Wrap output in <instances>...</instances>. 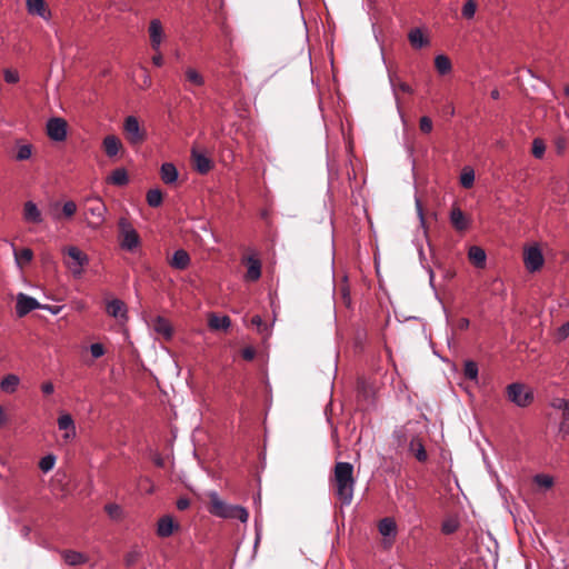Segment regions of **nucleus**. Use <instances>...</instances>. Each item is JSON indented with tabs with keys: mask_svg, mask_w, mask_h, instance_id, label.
<instances>
[{
	"mask_svg": "<svg viewBox=\"0 0 569 569\" xmlns=\"http://www.w3.org/2000/svg\"><path fill=\"white\" fill-rule=\"evenodd\" d=\"M336 496L342 506H349L353 498V466L349 462H337L335 467Z\"/></svg>",
	"mask_w": 569,
	"mask_h": 569,
	"instance_id": "1",
	"label": "nucleus"
},
{
	"mask_svg": "<svg viewBox=\"0 0 569 569\" xmlns=\"http://www.w3.org/2000/svg\"><path fill=\"white\" fill-rule=\"evenodd\" d=\"M210 506L208 511L219 518L223 519H239L241 522H247L249 518L248 510L238 505H229L220 499L217 491H209Z\"/></svg>",
	"mask_w": 569,
	"mask_h": 569,
	"instance_id": "2",
	"label": "nucleus"
},
{
	"mask_svg": "<svg viewBox=\"0 0 569 569\" xmlns=\"http://www.w3.org/2000/svg\"><path fill=\"white\" fill-rule=\"evenodd\" d=\"M508 400L517 407L526 408L530 406L535 399L531 388L522 382H512L506 387Z\"/></svg>",
	"mask_w": 569,
	"mask_h": 569,
	"instance_id": "3",
	"label": "nucleus"
},
{
	"mask_svg": "<svg viewBox=\"0 0 569 569\" xmlns=\"http://www.w3.org/2000/svg\"><path fill=\"white\" fill-rule=\"evenodd\" d=\"M120 246L127 251H133L140 244V237L132 224L124 218L118 222Z\"/></svg>",
	"mask_w": 569,
	"mask_h": 569,
	"instance_id": "4",
	"label": "nucleus"
},
{
	"mask_svg": "<svg viewBox=\"0 0 569 569\" xmlns=\"http://www.w3.org/2000/svg\"><path fill=\"white\" fill-rule=\"evenodd\" d=\"M70 260L64 263L74 278L81 277L83 268L89 263V257L78 247L70 246L64 249Z\"/></svg>",
	"mask_w": 569,
	"mask_h": 569,
	"instance_id": "5",
	"label": "nucleus"
},
{
	"mask_svg": "<svg viewBox=\"0 0 569 569\" xmlns=\"http://www.w3.org/2000/svg\"><path fill=\"white\" fill-rule=\"evenodd\" d=\"M123 131L128 142L132 146L140 144L147 138V132L141 129L138 119L134 116H128L123 123Z\"/></svg>",
	"mask_w": 569,
	"mask_h": 569,
	"instance_id": "6",
	"label": "nucleus"
},
{
	"mask_svg": "<svg viewBox=\"0 0 569 569\" xmlns=\"http://www.w3.org/2000/svg\"><path fill=\"white\" fill-rule=\"evenodd\" d=\"M67 121L62 118H51L47 122V134L53 141L61 142L67 138Z\"/></svg>",
	"mask_w": 569,
	"mask_h": 569,
	"instance_id": "7",
	"label": "nucleus"
},
{
	"mask_svg": "<svg viewBox=\"0 0 569 569\" xmlns=\"http://www.w3.org/2000/svg\"><path fill=\"white\" fill-rule=\"evenodd\" d=\"M543 256L538 246H531L525 250L523 262L528 271L536 272L543 264Z\"/></svg>",
	"mask_w": 569,
	"mask_h": 569,
	"instance_id": "8",
	"label": "nucleus"
},
{
	"mask_svg": "<svg viewBox=\"0 0 569 569\" xmlns=\"http://www.w3.org/2000/svg\"><path fill=\"white\" fill-rule=\"evenodd\" d=\"M388 71V78H389V83H390V87H391V90H392V93H393V97H395V101H396V106H397V109H398V112L401 117V119L403 120V114L401 112V107H400V99H399V96L397 93V89H400L402 92H406V93H413V90L412 88L403 82V81H400L395 73H392L389 69H387Z\"/></svg>",
	"mask_w": 569,
	"mask_h": 569,
	"instance_id": "9",
	"label": "nucleus"
},
{
	"mask_svg": "<svg viewBox=\"0 0 569 569\" xmlns=\"http://www.w3.org/2000/svg\"><path fill=\"white\" fill-rule=\"evenodd\" d=\"M41 305L33 297L26 293H18L16 310L18 316L23 317L32 310L39 309Z\"/></svg>",
	"mask_w": 569,
	"mask_h": 569,
	"instance_id": "10",
	"label": "nucleus"
},
{
	"mask_svg": "<svg viewBox=\"0 0 569 569\" xmlns=\"http://www.w3.org/2000/svg\"><path fill=\"white\" fill-rule=\"evenodd\" d=\"M22 217L27 223L40 224L43 222L41 210L38 208L37 203L31 200L24 202Z\"/></svg>",
	"mask_w": 569,
	"mask_h": 569,
	"instance_id": "11",
	"label": "nucleus"
},
{
	"mask_svg": "<svg viewBox=\"0 0 569 569\" xmlns=\"http://www.w3.org/2000/svg\"><path fill=\"white\" fill-rule=\"evenodd\" d=\"M191 158L196 170L201 174L209 172L212 168V161L194 148L191 150Z\"/></svg>",
	"mask_w": 569,
	"mask_h": 569,
	"instance_id": "12",
	"label": "nucleus"
},
{
	"mask_svg": "<svg viewBox=\"0 0 569 569\" xmlns=\"http://www.w3.org/2000/svg\"><path fill=\"white\" fill-rule=\"evenodd\" d=\"M149 33H150L151 47L153 50L158 51L160 48V44L162 42V36H163L162 24L158 19H153L150 22Z\"/></svg>",
	"mask_w": 569,
	"mask_h": 569,
	"instance_id": "13",
	"label": "nucleus"
},
{
	"mask_svg": "<svg viewBox=\"0 0 569 569\" xmlns=\"http://www.w3.org/2000/svg\"><path fill=\"white\" fill-rule=\"evenodd\" d=\"M10 246L12 248L14 262L17 267L21 270L24 263H29L33 258V252L29 248H23L21 250H18L16 246L10 242Z\"/></svg>",
	"mask_w": 569,
	"mask_h": 569,
	"instance_id": "14",
	"label": "nucleus"
},
{
	"mask_svg": "<svg viewBox=\"0 0 569 569\" xmlns=\"http://www.w3.org/2000/svg\"><path fill=\"white\" fill-rule=\"evenodd\" d=\"M450 222L458 231H463L468 228L469 221L460 208L455 207L450 212Z\"/></svg>",
	"mask_w": 569,
	"mask_h": 569,
	"instance_id": "15",
	"label": "nucleus"
},
{
	"mask_svg": "<svg viewBox=\"0 0 569 569\" xmlns=\"http://www.w3.org/2000/svg\"><path fill=\"white\" fill-rule=\"evenodd\" d=\"M107 312L109 316L117 319H126L127 318V308L124 303L119 299H112L107 303Z\"/></svg>",
	"mask_w": 569,
	"mask_h": 569,
	"instance_id": "16",
	"label": "nucleus"
},
{
	"mask_svg": "<svg viewBox=\"0 0 569 569\" xmlns=\"http://www.w3.org/2000/svg\"><path fill=\"white\" fill-rule=\"evenodd\" d=\"M408 39L415 49H421L429 44V39L423 36V32L420 28L411 29L408 33Z\"/></svg>",
	"mask_w": 569,
	"mask_h": 569,
	"instance_id": "17",
	"label": "nucleus"
},
{
	"mask_svg": "<svg viewBox=\"0 0 569 569\" xmlns=\"http://www.w3.org/2000/svg\"><path fill=\"white\" fill-rule=\"evenodd\" d=\"M104 152L108 157L112 158L118 154L120 148H121V141L118 137L113 134H109L104 137L102 142Z\"/></svg>",
	"mask_w": 569,
	"mask_h": 569,
	"instance_id": "18",
	"label": "nucleus"
},
{
	"mask_svg": "<svg viewBox=\"0 0 569 569\" xmlns=\"http://www.w3.org/2000/svg\"><path fill=\"white\" fill-rule=\"evenodd\" d=\"M409 451L416 457V459L420 462H425L428 458L427 451L422 441L418 437H412L409 443Z\"/></svg>",
	"mask_w": 569,
	"mask_h": 569,
	"instance_id": "19",
	"label": "nucleus"
},
{
	"mask_svg": "<svg viewBox=\"0 0 569 569\" xmlns=\"http://www.w3.org/2000/svg\"><path fill=\"white\" fill-rule=\"evenodd\" d=\"M189 263L190 257L186 250L179 249L173 252L172 259L170 261L172 268L183 270L189 266Z\"/></svg>",
	"mask_w": 569,
	"mask_h": 569,
	"instance_id": "20",
	"label": "nucleus"
},
{
	"mask_svg": "<svg viewBox=\"0 0 569 569\" xmlns=\"http://www.w3.org/2000/svg\"><path fill=\"white\" fill-rule=\"evenodd\" d=\"M27 8L30 14L48 19L50 13L46 9L44 0H27Z\"/></svg>",
	"mask_w": 569,
	"mask_h": 569,
	"instance_id": "21",
	"label": "nucleus"
},
{
	"mask_svg": "<svg viewBox=\"0 0 569 569\" xmlns=\"http://www.w3.org/2000/svg\"><path fill=\"white\" fill-rule=\"evenodd\" d=\"M160 176L164 183L171 184L177 181L179 173L173 163L166 162L161 166Z\"/></svg>",
	"mask_w": 569,
	"mask_h": 569,
	"instance_id": "22",
	"label": "nucleus"
},
{
	"mask_svg": "<svg viewBox=\"0 0 569 569\" xmlns=\"http://www.w3.org/2000/svg\"><path fill=\"white\" fill-rule=\"evenodd\" d=\"M378 529L381 536L383 537H396L397 535V525L396 521L386 517L379 521Z\"/></svg>",
	"mask_w": 569,
	"mask_h": 569,
	"instance_id": "23",
	"label": "nucleus"
},
{
	"mask_svg": "<svg viewBox=\"0 0 569 569\" xmlns=\"http://www.w3.org/2000/svg\"><path fill=\"white\" fill-rule=\"evenodd\" d=\"M177 525L173 522L172 518L164 516L158 522L157 533L160 537H169L172 535Z\"/></svg>",
	"mask_w": 569,
	"mask_h": 569,
	"instance_id": "24",
	"label": "nucleus"
},
{
	"mask_svg": "<svg viewBox=\"0 0 569 569\" xmlns=\"http://www.w3.org/2000/svg\"><path fill=\"white\" fill-rule=\"evenodd\" d=\"M208 325L212 330H227L231 326V320L228 316L220 317L216 313H211Z\"/></svg>",
	"mask_w": 569,
	"mask_h": 569,
	"instance_id": "25",
	"label": "nucleus"
},
{
	"mask_svg": "<svg viewBox=\"0 0 569 569\" xmlns=\"http://www.w3.org/2000/svg\"><path fill=\"white\" fill-rule=\"evenodd\" d=\"M261 277V263L253 257L248 258V269L246 279L249 281H256Z\"/></svg>",
	"mask_w": 569,
	"mask_h": 569,
	"instance_id": "26",
	"label": "nucleus"
},
{
	"mask_svg": "<svg viewBox=\"0 0 569 569\" xmlns=\"http://www.w3.org/2000/svg\"><path fill=\"white\" fill-rule=\"evenodd\" d=\"M468 257L477 268H482L486 263V252L482 248L478 246L470 247Z\"/></svg>",
	"mask_w": 569,
	"mask_h": 569,
	"instance_id": "27",
	"label": "nucleus"
},
{
	"mask_svg": "<svg viewBox=\"0 0 569 569\" xmlns=\"http://www.w3.org/2000/svg\"><path fill=\"white\" fill-rule=\"evenodd\" d=\"M153 330L169 339L172 336V329L170 323L162 317H157L153 323Z\"/></svg>",
	"mask_w": 569,
	"mask_h": 569,
	"instance_id": "28",
	"label": "nucleus"
},
{
	"mask_svg": "<svg viewBox=\"0 0 569 569\" xmlns=\"http://www.w3.org/2000/svg\"><path fill=\"white\" fill-rule=\"evenodd\" d=\"M19 382H20V379L18 376L16 375H7L2 380H1V383H0V388L7 392V393H12L16 391L17 387L19 386Z\"/></svg>",
	"mask_w": 569,
	"mask_h": 569,
	"instance_id": "29",
	"label": "nucleus"
},
{
	"mask_svg": "<svg viewBox=\"0 0 569 569\" xmlns=\"http://www.w3.org/2000/svg\"><path fill=\"white\" fill-rule=\"evenodd\" d=\"M108 181L116 186H124L129 181L127 171L123 168H118L111 172Z\"/></svg>",
	"mask_w": 569,
	"mask_h": 569,
	"instance_id": "30",
	"label": "nucleus"
},
{
	"mask_svg": "<svg viewBox=\"0 0 569 569\" xmlns=\"http://www.w3.org/2000/svg\"><path fill=\"white\" fill-rule=\"evenodd\" d=\"M63 559L70 566L82 565L87 561V557L83 553L73 550L64 551Z\"/></svg>",
	"mask_w": 569,
	"mask_h": 569,
	"instance_id": "31",
	"label": "nucleus"
},
{
	"mask_svg": "<svg viewBox=\"0 0 569 569\" xmlns=\"http://www.w3.org/2000/svg\"><path fill=\"white\" fill-rule=\"evenodd\" d=\"M435 67L440 74H447L452 69L450 59L445 54L435 58Z\"/></svg>",
	"mask_w": 569,
	"mask_h": 569,
	"instance_id": "32",
	"label": "nucleus"
},
{
	"mask_svg": "<svg viewBox=\"0 0 569 569\" xmlns=\"http://www.w3.org/2000/svg\"><path fill=\"white\" fill-rule=\"evenodd\" d=\"M186 79L189 83L193 86H202L204 83V78L193 68H187L184 71Z\"/></svg>",
	"mask_w": 569,
	"mask_h": 569,
	"instance_id": "33",
	"label": "nucleus"
},
{
	"mask_svg": "<svg viewBox=\"0 0 569 569\" xmlns=\"http://www.w3.org/2000/svg\"><path fill=\"white\" fill-rule=\"evenodd\" d=\"M147 202L150 207L157 208L162 203V192L160 189H150L147 192Z\"/></svg>",
	"mask_w": 569,
	"mask_h": 569,
	"instance_id": "34",
	"label": "nucleus"
},
{
	"mask_svg": "<svg viewBox=\"0 0 569 569\" xmlns=\"http://www.w3.org/2000/svg\"><path fill=\"white\" fill-rule=\"evenodd\" d=\"M107 211V208L103 202L100 200H97L96 204L88 208V212L99 219L100 224L104 220V213Z\"/></svg>",
	"mask_w": 569,
	"mask_h": 569,
	"instance_id": "35",
	"label": "nucleus"
},
{
	"mask_svg": "<svg viewBox=\"0 0 569 569\" xmlns=\"http://www.w3.org/2000/svg\"><path fill=\"white\" fill-rule=\"evenodd\" d=\"M251 325L257 328L258 332L263 335L266 338L271 335V326L263 322L260 316H254L251 319Z\"/></svg>",
	"mask_w": 569,
	"mask_h": 569,
	"instance_id": "36",
	"label": "nucleus"
},
{
	"mask_svg": "<svg viewBox=\"0 0 569 569\" xmlns=\"http://www.w3.org/2000/svg\"><path fill=\"white\" fill-rule=\"evenodd\" d=\"M458 528H459V521L453 517H449V518L445 519L441 525V531L445 535H451V533L456 532L458 530Z\"/></svg>",
	"mask_w": 569,
	"mask_h": 569,
	"instance_id": "37",
	"label": "nucleus"
},
{
	"mask_svg": "<svg viewBox=\"0 0 569 569\" xmlns=\"http://www.w3.org/2000/svg\"><path fill=\"white\" fill-rule=\"evenodd\" d=\"M533 481L537 486L545 489H550L553 486V478L546 473H538L533 477Z\"/></svg>",
	"mask_w": 569,
	"mask_h": 569,
	"instance_id": "38",
	"label": "nucleus"
},
{
	"mask_svg": "<svg viewBox=\"0 0 569 569\" xmlns=\"http://www.w3.org/2000/svg\"><path fill=\"white\" fill-rule=\"evenodd\" d=\"M463 373L466 378L470 380H477L478 378V366L472 360H467L463 367Z\"/></svg>",
	"mask_w": 569,
	"mask_h": 569,
	"instance_id": "39",
	"label": "nucleus"
},
{
	"mask_svg": "<svg viewBox=\"0 0 569 569\" xmlns=\"http://www.w3.org/2000/svg\"><path fill=\"white\" fill-rule=\"evenodd\" d=\"M58 427L60 430H69V429H74V421L71 417V415L69 413H63L61 415L59 418H58Z\"/></svg>",
	"mask_w": 569,
	"mask_h": 569,
	"instance_id": "40",
	"label": "nucleus"
},
{
	"mask_svg": "<svg viewBox=\"0 0 569 569\" xmlns=\"http://www.w3.org/2000/svg\"><path fill=\"white\" fill-rule=\"evenodd\" d=\"M475 182V172L472 169L466 168L460 176V183L463 188L472 187Z\"/></svg>",
	"mask_w": 569,
	"mask_h": 569,
	"instance_id": "41",
	"label": "nucleus"
},
{
	"mask_svg": "<svg viewBox=\"0 0 569 569\" xmlns=\"http://www.w3.org/2000/svg\"><path fill=\"white\" fill-rule=\"evenodd\" d=\"M54 463H56V457L53 455H47L43 458H41V460L39 462V468L43 472H49L50 470L53 469Z\"/></svg>",
	"mask_w": 569,
	"mask_h": 569,
	"instance_id": "42",
	"label": "nucleus"
},
{
	"mask_svg": "<svg viewBox=\"0 0 569 569\" xmlns=\"http://www.w3.org/2000/svg\"><path fill=\"white\" fill-rule=\"evenodd\" d=\"M32 154L30 144H21L17 149L16 159L19 161L28 160Z\"/></svg>",
	"mask_w": 569,
	"mask_h": 569,
	"instance_id": "43",
	"label": "nucleus"
},
{
	"mask_svg": "<svg viewBox=\"0 0 569 569\" xmlns=\"http://www.w3.org/2000/svg\"><path fill=\"white\" fill-rule=\"evenodd\" d=\"M477 10V3L475 0H468L462 7V16L466 19H472Z\"/></svg>",
	"mask_w": 569,
	"mask_h": 569,
	"instance_id": "44",
	"label": "nucleus"
},
{
	"mask_svg": "<svg viewBox=\"0 0 569 569\" xmlns=\"http://www.w3.org/2000/svg\"><path fill=\"white\" fill-rule=\"evenodd\" d=\"M546 151V146L540 139H535L532 142V154L536 158H542Z\"/></svg>",
	"mask_w": 569,
	"mask_h": 569,
	"instance_id": "45",
	"label": "nucleus"
},
{
	"mask_svg": "<svg viewBox=\"0 0 569 569\" xmlns=\"http://www.w3.org/2000/svg\"><path fill=\"white\" fill-rule=\"evenodd\" d=\"M569 337V321L559 327L556 331V340L561 342Z\"/></svg>",
	"mask_w": 569,
	"mask_h": 569,
	"instance_id": "46",
	"label": "nucleus"
},
{
	"mask_svg": "<svg viewBox=\"0 0 569 569\" xmlns=\"http://www.w3.org/2000/svg\"><path fill=\"white\" fill-rule=\"evenodd\" d=\"M551 407L557 410H561L562 412H566L567 409H569V400L563 398H556L551 402Z\"/></svg>",
	"mask_w": 569,
	"mask_h": 569,
	"instance_id": "47",
	"label": "nucleus"
},
{
	"mask_svg": "<svg viewBox=\"0 0 569 569\" xmlns=\"http://www.w3.org/2000/svg\"><path fill=\"white\" fill-rule=\"evenodd\" d=\"M559 430L565 436L569 435V409H567L566 412H562Z\"/></svg>",
	"mask_w": 569,
	"mask_h": 569,
	"instance_id": "48",
	"label": "nucleus"
},
{
	"mask_svg": "<svg viewBox=\"0 0 569 569\" xmlns=\"http://www.w3.org/2000/svg\"><path fill=\"white\" fill-rule=\"evenodd\" d=\"M77 211V204L73 201H67L62 206V213L67 218L72 217Z\"/></svg>",
	"mask_w": 569,
	"mask_h": 569,
	"instance_id": "49",
	"label": "nucleus"
},
{
	"mask_svg": "<svg viewBox=\"0 0 569 569\" xmlns=\"http://www.w3.org/2000/svg\"><path fill=\"white\" fill-rule=\"evenodd\" d=\"M90 352L94 359H98L104 355V347L99 342L92 343L90 345Z\"/></svg>",
	"mask_w": 569,
	"mask_h": 569,
	"instance_id": "50",
	"label": "nucleus"
},
{
	"mask_svg": "<svg viewBox=\"0 0 569 569\" xmlns=\"http://www.w3.org/2000/svg\"><path fill=\"white\" fill-rule=\"evenodd\" d=\"M392 437L396 441V443L400 447V446H403V443L406 442L407 438H406V433H405V430L402 428H398L393 431L392 433Z\"/></svg>",
	"mask_w": 569,
	"mask_h": 569,
	"instance_id": "51",
	"label": "nucleus"
},
{
	"mask_svg": "<svg viewBox=\"0 0 569 569\" xmlns=\"http://www.w3.org/2000/svg\"><path fill=\"white\" fill-rule=\"evenodd\" d=\"M107 513L111 517V518H119L120 517V513H121V508L116 505V503H109L104 507Z\"/></svg>",
	"mask_w": 569,
	"mask_h": 569,
	"instance_id": "52",
	"label": "nucleus"
},
{
	"mask_svg": "<svg viewBox=\"0 0 569 569\" xmlns=\"http://www.w3.org/2000/svg\"><path fill=\"white\" fill-rule=\"evenodd\" d=\"M420 130L425 133H429L432 130V121L429 117H421L420 119Z\"/></svg>",
	"mask_w": 569,
	"mask_h": 569,
	"instance_id": "53",
	"label": "nucleus"
},
{
	"mask_svg": "<svg viewBox=\"0 0 569 569\" xmlns=\"http://www.w3.org/2000/svg\"><path fill=\"white\" fill-rule=\"evenodd\" d=\"M140 557V551L139 550H131L127 556H126V565L128 567H131L133 566L137 560L139 559Z\"/></svg>",
	"mask_w": 569,
	"mask_h": 569,
	"instance_id": "54",
	"label": "nucleus"
},
{
	"mask_svg": "<svg viewBox=\"0 0 569 569\" xmlns=\"http://www.w3.org/2000/svg\"><path fill=\"white\" fill-rule=\"evenodd\" d=\"M4 80L8 82V83H16L19 81V74L17 71H13V70H10V69H6L4 70Z\"/></svg>",
	"mask_w": 569,
	"mask_h": 569,
	"instance_id": "55",
	"label": "nucleus"
},
{
	"mask_svg": "<svg viewBox=\"0 0 569 569\" xmlns=\"http://www.w3.org/2000/svg\"><path fill=\"white\" fill-rule=\"evenodd\" d=\"M242 357L248 360V361H251L254 359L256 357V351L252 347H247L242 350Z\"/></svg>",
	"mask_w": 569,
	"mask_h": 569,
	"instance_id": "56",
	"label": "nucleus"
},
{
	"mask_svg": "<svg viewBox=\"0 0 569 569\" xmlns=\"http://www.w3.org/2000/svg\"><path fill=\"white\" fill-rule=\"evenodd\" d=\"M190 506V500L188 498H179L178 501H177V508L179 510H186L188 509Z\"/></svg>",
	"mask_w": 569,
	"mask_h": 569,
	"instance_id": "57",
	"label": "nucleus"
},
{
	"mask_svg": "<svg viewBox=\"0 0 569 569\" xmlns=\"http://www.w3.org/2000/svg\"><path fill=\"white\" fill-rule=\"evenodd\" d=\"M41 390L44 395H51L54 391V386L52 382L48 381L42 383Z\"/></svg>",
	"mask_w": 569,
	"mask_h": 569,
	"instance_id": "58",
	"label": "nucleus"
},
{
	"mask_svg": "<svg viewBox=\"0 0 569 569\" xmlns=\"http://www.w3.org/2000/svg\"><path fill=\"white\" fill-rule=\"evenodd\" d=\"M41 309H44V310H48L49 312H51L52 315H58L61 310H62V307L61 306H50V305H46V306H42L40 307Z\"/></svg>",
	"mask_w": 569,
	"mask_h": 569,
	"instance_id": "59",
	"label": "nucleus"
},
{
	"mask_svg": "<svg viewBox=\"0 0 569 569\" xmlns=\"http://www.w3.org/2000/svg\"><path fill=\"white\" fill-rule=\"evenodd\" d=\"M470 321L468 318H461L457 322V328L460 330H466L469 328Z\"/></svg>",
	"mask_w": 569,
	"mask_h": 569,
	"instance_id": "60",
	"label": "nucleus"
},
{
	"mask_svg": "<svg viewBox=\"0 0 569 569\" xmlns=\"http://www.w3.org/2000/svg\"><path fill=\"white\" fill-rule=\"evenodd\" d=\"M74 437H76V428L74 429L66 430L63 436H62L64 441H70Z\"/></svg>",
	"mask_w": 569,
	"mask_h": 569,
	"instance_id": "61",
	"label": "nucleus"
},
{
	"mask_svg": "<svg viewBox=\"0 0 569 569\" xmlns=\"http://www.w3.org/2000/svg\"><path fill=\"white\" fill-rule=\"evenodd\" d=\"M417 213L419 216L421 224H425V218L422 212V207L419 199H416Z\"/></svg>",
	"mask_w": 569,
	"mask_h": 569,
	"instance_id": "62",
	"label": "nucleus"
},
{
	"mask_svg": "<svg viewBox=\"0 0 569 569\" xmlns=\"http://www.w3.org/2000/svg\"><path fill=\"white\" fill-rule=\"evenodd\" d=\"M152 62L154 66L157 67H161L163 64V58L160 53L156 54L153 58H152Z\"/></svg>",
	"mask_w": 569,
	"mask_h": 569,
	"instance_id": "63",
	"label": "nucleus"
},
{
	"mask_svg": "<svg viewBox=\"0 0 569 569\" xmlns=\"http://www.w3.org/2000/svg\"><path fill=\"white\" fill-rule=\"evenodd\" d=\"M427 271L429 273L430 284H431V287H433V278H435L433 270L430 267H428Z\"/></svg>",
	"mask_w": 569,
	"mask_h": 569,
	"instance_id": "64",
	"label": "nucleus"
}]
</instances>
